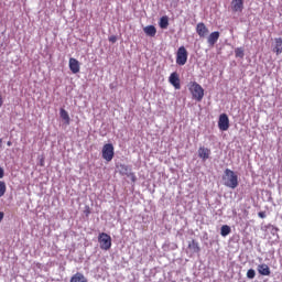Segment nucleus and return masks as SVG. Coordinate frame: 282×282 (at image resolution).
<instances>
[{"label":"nucleus","instance_id":"obj_31","mask_svg":"<svg viewBox=\"0 0 282 282\" xmlns=\"http://www.w3.org/2000/svg\"><path fill=\"white\" fill-rule=\"evenodd\" d=\"M2 106H3V98L0 95V107H2Z\"/></svg>","mask_w":282,"mask_h":282},{"label":"nucleus","instance_id":"obj_5","mask_svg":"<svg viewBox=\"0 0 282 282\" xmlns=\"http://www.w3.org/2000/svg\"><path fill=\"white\" fill-rule=\"evenodd\" d=\"M101 155L106 160V162H111V160H113V155H115V153H113V144L106 143L102 147Z\"/></svg>","mask_w":282,"mask_h":282},{"label":"nucleus","instance_id":"obj_16","mask_svg":"<svg viewBox=\"0 0 282 282\" xmlns=\"http://www.w3.org/2000/svg\"><path fill=\"white\" fill-rule=\"evenodd\" d=\"M274 54L279 56V54H282V37L275 39V45L273 47Z\"/></svg>","mask_w":282,"mask_h":282},{"label":"nucleus","instance_id":"obj_32","mask_svg":"<svg viewBox=\"0 0 282 282\" xmlns=\"http://www.w3.org/2000/svg\"><path fill=\"white\" fill-rule=\"evenodd\" d=\"M7 147H12V141H8Z\"/></svg>","mask_w":282,"mask_h":282},{"label":"nucleus","instance_id":"obj_33","mask_svg":"<svg viewBox=\"0 0 282 282\" xmlns=\"http://www.w3.org/2000/svg\"><path fill=\"white\" fill-rule=\"evenodd\" d=\"M1 144H3V140L0 139V148H1Z\"/></svg>","mask_w":282,"mask_h":282},{"label":"nucleus","instance_id":"obj_25","mask_svg":"<svg viewBox=\"0 0 282 282\" xmlns=\"http://www.w3.org/2000/svg\"><path fill=\"white\" fill-rule=\"evenodd\" d=\"M84 215L86 217H89V215H91V208L88 205L84 209Z\"/></svg>","mask_w":282,"mask_h":282},{"label":"nucleus","instance_id":"obj_2","mask_svg":"<svg viewBox=\"0 0 282 282\" xmlns=\"http://www.w3.org/2000/svg\"><path fill=\"white\" fill-rule=\"evenodd\" d=\"M189 91L197 102H202L204 100V88L202 85L197 84V82H193L189 86Z\"/></svg>","mask_w":282,"mask_h":282},{"label":"nucleus","instance_id":"obj_10","mask_svg":"<svg viewBox=\"0 0 282 282\" xmlns=\"http://www.w3.org/2000/svg\"><path fill=\"white\" fill-rule=\"evenodd\" d=\"M230 8H231V12H235V13L243 12V0H232Z\"/></svg>","mask_w":282,"mask_h":282},{"label":"nucleus","instance_id":"obj_3","mask_svg":"<svg viewBox=\"0 0 282 282\" xmlns=\"http://www.w3.org/2000/svg\"><path fill=\"white\" fill-rule=\"evenodd\" d=\"M98 242L101 250H111V236H109L108 234H99Z\"/></svg>","mask_w":282,"mask_h":282},{"label":"nucleus","instance_id":"obj_6","mask_svg":"<svg viewBox=\"0 0 282 282\" xmlns=\"http://www.w3.org/2000/svg\"><path fill=\"white\" fill-rule=\"evenodd\" d=\"M218 128L220 131H228V129H230V119L228 118V115L223 113L219 116Z\"/></svg>","mask_w":282,"mask_h":282},{"label":"nucleus","instance_id":"obj_12","mask_svg":"<svg viewBox=\"0 0 282 282\" xmlns=\"http://www.w3.org/2000/svg\"><path fill=\"white\" fill-rule=\"evenodd\" d=\"M169 80H170L171 85H173V87L175 89H181L182 88V86L180 84V75L177 73H172L170 75V79Z\"/></svg>","mask_w":282,"mask_h":282},{"label":"nucleus","instance_id":"obj_20","mask_svg":"<svg viewBox=\"0 0 282 282\" xmlns=\"http://www.w3.org/2000/svg\"><path fill=\"white\" fill-rule=\"evenodd\" d=\"M230 232H231L230 226H228V225L221 226V228H220L221 237H228V235H230Z\"/></svg>","mask_w":282,"mask_h":282},{"label":"nucleus","instance_id":"obj_14","mask_svg":"<svg viewBox=\"0 0 282 282\" xmlns=\"http://www.w3.org/2000/svg\"><path fill=\"white\" fill-rule=\"evenodd\" d=\"M258 272L261 274V276H270L271 274L270 267H268L265 263L258 265Z\"/></svg>","mask_w":282,"mask_h":282},{"label":"nucleus","instance_id":"obj_27","mask_svg":"<svg viewBox=\"0 0 282 282\" xmlns=\"http://www.w3.org/2000/svg\"><path fill=\"white\" fill-rule=\"evenodd\" d=\"M258 217H260V219H265V212L258 213Z\"/></svg>","mask_w":282,"mask_h":282},{"label":"nucleus","instance_id":"obj_18","mask_svg":"<svg viewBox=\"0 0 282 282\" xmlns=\"http://www.w3.org/2000/svg\"><path fill=\"white\" fill-rule=\"evenodd\" d=\"M188 248L189 250H193V252H199L202 249L199 248V242H197L196 240H192L188 243Z\"/></svg>","mask_w":282,"mask_h":282},{"label":"nucleus","instance_id":"obj_28","mask_svg":"<svg viewBox=\"0 0 282 282\" xmlns=\"http://www.w3.org/2000/svg\"><path fill=\"white\" fill-rule=\"evenodd\" d=\"M3 175H4L3 167H0V180H3Z\"/></svg>","mask_w":282,"mask_h":282},{"label":"nucleus","instance_id":"obj_13","mask_svg":"<svg viewBox=\"0 0 282 282\" xmlns=\"http://www.w3.org/2000/svg\"><path fill=\"white\" fill-rule=\"evenodd\" d=\"M198 158L203 160V162H206L210 158V149L200 147L198 149Z\"/></svg>","mask_w":282,"mask_h":282},{"label":"nucleus","instance_id":"obj_30","mask_svg":"<svg viewBox=\"0 0 282 282\" xmlns=\"http://www.w3.org/2000/svg\"><path fill=\"white\" fill-rule=\"evenodd\" d=\"M3 217H4L3 212H0V224H1V221H3Z\"/></svg>","mask_w":282,"mask_h":282},{"label":"nucleus","instance_id":"obj_29","mask_svg":"<svg viewBox=\"0 0 282 282\" xmlns=\"http://www.w3.org/2000/svg\"><path fill=\"white\" fill-rule=\"evenodd\" d=\"M40 166H45V160L44 159H41Z\"/></svg>","mask_w":282,"mask_h":282},{"label":"nucleus","instance_id":"obj_21","mask_svg":"<svg viewBox=\"0 0 282 282\" xmlns=\"http://www.w3.org/2000/svg\"><path fill=\"white\" fill-rule=\"evenodd\" d=\"M59 116L62 118V120H65L66 124H69V113H67V111L65 109H61L59 110Z\"/></svg>","mask_w":282,"mask_h":282},{"label":"nucleus","instance_id":"obj_1","mask_svg":"<svg viewBox=\"0 0 282 282\" xmlns=\"http://www.w3.org/2000/svg\"><path fill=\"white\" fill-rule=\"evenodd\" d=\"M224 185L227 188H237L239 186V176L236 175L235 171L230 169L225 170V175L223 176Z\"/></svg>","mask_w":282,"mask_h":282},{"label":"nucleus","instance_id":"obj_23","mask_svg":"<svg viewBox=\"0 0 282 282\" xmlns=\"http://www.w3.org/2000/svg\"><path fill=\"white\" fill-rule=\"evenodd\" d=\"M6 191H7L6 182L0 181V197H3V195H6Z\"/></svg>","mask_w":282,"mask_h":282},{"label":"nucleus","instance_id":"obj_22","mask_svg":"<svg viewBox=\"0 0 282 282\" xmlns=\"http://www.w3.org/2000/svg\"><path fill=\"white\" fill-rule=\"evenodd\" d=\"M235 54H236V58H243L245 56L243 50L241 47H237L235 50Z\"/></svg>","mask_w":282,"mask_h":282},{"label":"nucleus","instance_id":"obj_9","mask_svg":"<svg viewBox=\"0 0 282 282\" xmlns=\"http://www.w3.org/2000/svg\"><path fill=\"white\" fill-rule=\"evenodd\" d=\"M119 173L120 175H127V177H132V182H135V174L131 173V167H129V165L120 164Z\"/></svg>","mask_w":282,"mask_h":282},{"label":"nucleus","instance_id":"obj_4","mask_svg":"<svg viewBox=\"0 0 282 282\" xmlns=\"http://www.w3.org/2000/svg\"><path fill=\"white\" fill-rule=\"evenodd\" d=\"M188 62V51L186 47L181 46L176 52V65L184 66Z\"/></svg>","mask_w":282,"mask_h":282},{"label":"nucleus","instance_id":"obj_19","mask_svg":"<svg viewBox=\"0 0 282 282\" xmlns=\"http://www.w3.org/2000/svg\"><path fill=\"white\" fill-rule=\"evenodd\" d=\"M159 25L161 30H166L169 28V17L164 15L160 19Z\"/></svg>","mask_w":282,"mask_h":282},{"label":"nucleus","instance_id":"obj_7","mask_svg":"<svg viewBox=\"0 0 282 282\" xmlns=\"http://www.w3.org/2000/svg\"><path fill=\"white\" fill-rule=\"evenodd\" d=\"M68 67L72 74H78L80 72V62L74 57H70L68 61Z\"/></svg>","mask_w":282,"mask_h":282},{"label":"nucleus","instance_id":"obj_17","mask_svg":"<svg viewBox=\"0 0 282 282\" xmlns=\"http://www.w3.org/2000/svg\"><path fill=\"white\" fill-rule=\"evenodd\" d=\"M70 282H87V278L83 273L77 272L70 278Z\"/></svg>","mask_w":282,"mask_h":282},{"label":"nucleus","instance_id":"obj_11","mask_svg":"<svg viewBox=\"0 0 282 282\" xmlns=\"http://www.w3.org/2000/svg\"><path fill=\"white\" fill-rule=\"evenodd\" d=\"M219 31L212 32L207 37L208 45H210V47H215V44L219 41Z\"/></svg>","mask_w":282,"mask_h":282},{"label":"nucleus","instance_id":"obj_24","mask_svg":"<svg viewBox=\"0 0 282 282\" xmlns=\"http://www.w3.org/2000/svg\"><path fill=\"white\" fill-rule=\"evenodd\" d=\"M254 276H257V272L254 271V269H249L247 271V279H254Z\"/></svg>","mask_w":282,"mask_h":282},{"label":"nucleus","instance_id":"obj_26","mask_svg":"<svg viewBox=\"0 0 282 282\" xmlns=\"http://www.w3.org/2000/svg\"><path fill=\"white\" fill-rule=\"evenodd\" d=\"M116 41H118V37H117L116 35H111V36L109 37V42H110V43H116Z\"/></svg>","mask_w":282,"mask_h":282},{"label":"nucleus","instance_id":"obj_15","mask_svg":"<svg viewBox=\"0 0 282 282\" xmlns=\"http://www.w3.org/2000/svg\"><path fill=\"white\" fill-rule=\"evenodd\" d=\"M143 32L147 34V36L153 37L158 34V29H155L154 25H148L143 28Z\"/></svg>","mask_w":282,"mask_h":282},{"label":"nucleus","instance_id":"obj_8","mask_svg":"<svg viewBox=\"0 0 282 282\" xmlns=\"http://www.w3.org/2000/svg\"><path fill=\"white\" fill-rule=\"evenodd\" d=\"M208 28L204 22H200L196 25V33L200 39H206V36H208Z\"/></svg>","mask_w":282,"mask_h":282}]
</instances>
